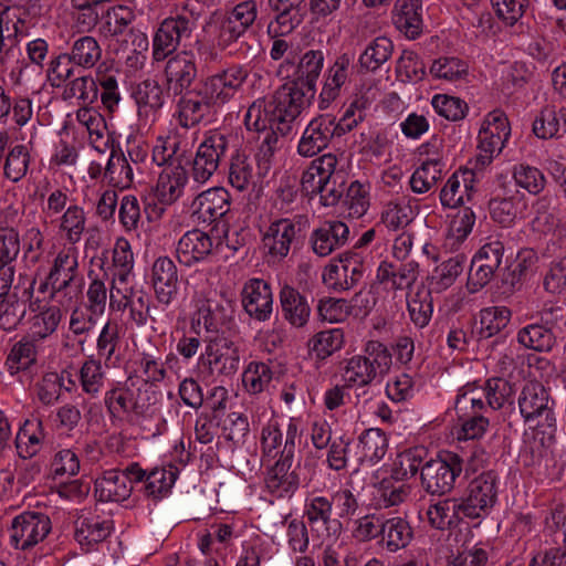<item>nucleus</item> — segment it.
<instances>
[{
	"mask_svg": "<svg viewBox=\"0 0 566 566\" xmlns=\"http://www.w3.org/2000/svg\"><path fill=\"white\" fill-rule=\"evenodd\" d=\"M313 97L298 82L285 83L271 96L255 99L245 113L244 124L248 129H263L266 125H274L281 136L286 137Z\"/></svg>",
	"mask_w": 566,
	"mask_h": 566,
	"instance_id": "nucleus-1",
	"label": "nucleus"
},
{
	"mask_svg": "<svg viewBox=\"0 0 566 566\" xmlns=\"http://www.w3.org/2000/svg\"><path fill=\"white\" fill-rule=\"evenodd\" d=\"M392 355L388 347L378 340H368L361 355L345 361L342 378L346 387H365L390 370Z\"/></svg>",
	"mask_w": 566,
	"mask_h": 566,
	"instance_id": "nucleus-2",
	"label": "nucleus"
},
{
	"mask_svg": "<svg viewBox=\"0 0 566 566\" xmlns=\"http://www.w3.org/2000/svg\"><path fill=\"white\" fill-rule=\"evenodd\" d=\"M300 438L298 426L290 419L285 428V443L281 457L268 470L265 485L270 493L276 497L291 496L300 485V478L295 470H292L296 450V439Z\"/></svg>",
	"mask_w": 566,
	"mask_h": 566,
	"instance_id": "nucleus-3",
	"label": "nucleus"
},
{
	"mask_svg": "<svg viewBox=\"0 0 566 566\" xmlns=\"http://www.w3.org/2000/svg\"><path fill=\"white\" fill-rule=\"evenodd\" d=\"M237 145L231 135L219 130L209 132L199 144L192 161L191 176L198 184L207 182L218 170L220 164L232 154Z\"/></svg>",
	"mask_w": 566,
	"mask_h": 566,
	"instance_id": "nucleus-4",
	"label": "nucleus"
},
{
	"mask_svg": "<svg viewBox=\"0 0 566 566\" xmlns=\"http://www.w3.org/2000/svg\"><path fill=\"white\" fill-rule=\"evenodd\" d=\"M308 227L306 216L281 218L270 223L262 237L263 249L273 262L284 260L293 247L298 245Z\"/></svg>",
	"mask_w": 566,
	"mask_h": 566,
	"instance_id": "nucleus-5",
	"label": "nucleus"
},
{
	"mask_svg": "<svg viewBox=\"0 0 566 566\" xmlns=\"http://www.w3.org/2000/svg\"><path fill=\"white\" fill-rule=\"evenodd\" d=\"M463 471V460L453 452H446L429 459L421 467L420 483L430 495L443 496L450 493Z\"/></svg>",
	"mask_w": 566,
	"mask_h": 566,
	"instance_id": "nucleus-6",
	"label": "nucleus"
},
{
	"mask_svg": "<svg viewBox=\"0 0 566 566\" xmlns=\"http://www.w3.org/2000/svg\"><path fill=\"white\" fill-rule=\"evenodd\" d=\"M513 387L509 380L493 377L485 381L483 388H468L460 390L454 409L468 413V409L483 410L484 413L501 409L510 401Z\"/></svg>",
	"mask_w": 566,
	"mask_h": 566,
	"instance_id": "nucleus-7",
	"label": "nucleus"
},
{
	"mask_svg": "<svg viewBox=\"0 0 566 566\" xmlns=\"http://www.w3.org/2000/svg\"><path fill=\"white\" fill-rule=\"evenodd\" d=\"M517 403L525 423L536 421L537 426L542 424L552 429V431L555 430V401L543 384L538 381L526 382L518 396Z\"/></svg>",
	"mask_w": 566,
	"mask_h": 566,
	"instance_id": "nucleus-8",
	"label": "nucleus"
},
{
	"mask_svg": "<svg viewBox=\"0 0 566 566\" xmlns=\"http://www.w3.org/2000/svg\"><path fill=\"white\" fill-rule=\"evenodd\" d=\"M499 476L493 470L484 471L473 478L465 495L460 497L468 518H482L491 512L497 501Z\"/></svg>",
	"mask_w": 566,
	"mask_h": 566,
	"instance_id": "nucleus-9",
	"label": "nucleus"
},
{
	"mask_svg": "<svg viewBox=\"0 0 566 566\" xmlns=\"http://www.w3.org/2000/svg\"><path fill=\"white\" fill-rule=\"evenodd\" d=\"M50 517L41 512L25 511L14 516L10 533V544L20 551H29L43 542L51 532Z\"/></svg>",
	"mask_w": 566,
	"mask_h": 566,
	"instance_id": "nucleus-10",
	"label": "nucleus"
},
{
	"mask_svg": "<svg viewBox=\"0 0 566 566\" xmlns=\"http://www.w3.org/2000/svg\"><path fill=\"white\" fill-rule=\"evenodd\" d=\"M248 78V71L242 65H231L200 81L202 88L216 107L229 103L240 91Z\"/></svg>",
	"mask_w": 566,
	"mask_h": 566,
	"instance_id": "nucleus-11",
	"label": "nucleus"
},
{
	"mask_svg": "<svg viewBox=\"0 0 566 566\" xmlns=\"http://www.w3.org/2000/svg\"><path fill=\"white\" fill-rule=\"evenodd\" d=\"M258 17V4L254 0H245L227 10L220 24L218 43L228 48L244 36Z\"/></svg>",
	"mask_w": 566,
	"mask_h": 566,
	"instance_id": "nucleus-12",
	"label": "nucleus"
},
{
	"mask_svg": "<svg viewBox=\"0 0 566 566\" xmlns=\"http://www.w3.org/2000/svg\"><path fill=\"white\" fill-rule=\"evenodd\" d=\"M193 23L184 15L166 18L158 27L153 40V56L156 61L165 60L174 53L182 40L189 39Z\"/></svg>",
	"mask_w": 566,
	"mask_h": 566,
	"instance_id": "nucleus-13",
	"label": "nucleus"
},
{
	"mask_svg": "<svg viewBox=\"0 0 566 566\" xmlns=\"http://www.w3.org/2000/svg\"><path fill=\"white\" fill-rule=\"evenodd\" d=\"M202 359L210 375L232 376L239 370L240 347L224 336H216L208 342Z\"/></svg>",
	"mask_w": 566,
	"mask_h": 566,
	"instance_id": "nucleus-14",
	"label": "nucleus"
},
{
	"mask_svg": "<svg viewBox=\"0 0 566 566\" xmlns=\"http://www.w3.org/2000/svg\"><path fill=\"white\" fill-rule=\"evenodd\" d=\"M504 245L494 240L483 244L471 261L468 284L476 292L484 287L494 276L502 263Z\"/></svg>",
	"mask_w": 566,
	"mask_h": 566,
	"instance_id": "nucleus-15",
	"label": "nucleus"
},
{
	"mask_svg": "<svg viewBox=\"0 0 566 566\" xmlns=\"http://www.w3.org/2000/svg\"><path fill=\"white\" fill-rule=\"evenodd\" d=\"M241 304L244 312L254 321L266 322L273 313V293L271 285L262 279L248 280L241 291Z\"/></svg>",
	"mask_w": 566,
	"mask_h": 566,
	"instance_id": "nucleus-16",
	"label": "nucleus"
},
{
	"mask_svg": "<svg viewBox=\"0 0 566 566\" xmlns=\"http://www.w3.org/2000/svg\"><path fill=\"white\" fill-rule=\"evenodd\" d=\"M144 399L142 389L136 391L127 386L118 385L105 392L104 403L112 417L133 413L137 417L147 415L150 396L145 390Z\"/></svg>",
	"mask_w": 566,
	"mask_h": 566,
	"instance_id": "nucleus-17",
	"label": "nucleus"
},
{
	"mask_svg": "<svg viewBox=\"0 0 566 566\" xmlns=\"http://www.w3.org/2000/svg\"><path fill=\"white\" fill-rule=\"evenodd\" d=\"M198 70L196 57L189 52H180L166 62L165 77L168 94L178 96L191 91L197 78Z\"/></svg>",
	"mask_w": 566,
	"mask_h": 566,
	"instance_id": "nucleus-18",
	"label": "nucleus"
},
{
	"mask_svg": "<svg viewBox=\"0 0 566 566\" xmlns=\"http://www.w3.org/2000/svg\"><path fill=\"white\" fill-rule=\"evenodd\" d=\"M337 135L335 117L321 115L312 119L303 132L297 153L303 157H314L324 150Z\"/></svg>",
	"mask_w": 566,
	"mask_h": 566,
	"instance_id": "nucleus-19",
	"label": "nucleus"
},
{
	"mask_svg": "<svg viewBox=\"0 0 566 566\" xmlns=\"http://www.w3.org/2000/svg\"><path fill=\"white\" fill-rule=\"evenodd\" d=\"M35 279L20 277L19 283L13 286L12 294L1 305L0 328L3 331L14 329L24 318L27 302L34 291Z\"/></svg>",
	"mask_w": 566,
	"mask_h": 566,
	"instance_id": "nucleus-20",
	"label": "nucleus"
},
{
	"mask_svg": "<svg viewBox=\"0 0 566 566\" xmlns=\"http://www.w3.org/2000/svg\"><path fill=\"white\" fill-rule=\"evenodd\" d=\"M365 266L359 254L345 252L339 255V263L332 264L324 275L327 282L336 291H348L363 279Z\"/></svg>",
	"mask_w": 566,
	"mask_h": 566,
	"instance_id": "nucleus-21",
	"label": "nucleus"
},
{
	"mask_svg": "<svg viewBox=\"0 0 566 566\" xmlns=\"http://www.w3.org/2000/svg\"><path fill=\"white\" fill-rule=\"evenodd\" d=\"M349 239V228L339 220H326L313 230L310 244L318 256H327L344 247Z\"/></svg>",
	"mask_w": 566,
	"mask_h": 566,
	"instance_id": "nucleus-22",
	"label": "nucleus"
},
{
	"mask_svg": "<svg viewBox=\"0 0 566 566\" xmlns=\"http://www.w3.org/2000/svg\"><path fill=\"white\" fill-rule=\"evenodd\" d=\"M203 94L197 84L191 91L178 95L179 123L182 127H195L213 113L216 106Z\"/></svg>",
	"mask_w": 566,
	"mask_h": 566,
	"instance_id": "nucleus-23",
	"label": "nucleus"
},
{
	"mask_svg": "<svg viewBox=\"0 0 566 566\" xmlns=\"http://www.w3.org/2000/svg\"><path fill=\"white\" fill-rule=\"evenodd\" d=\"M212 239L208 233L193 229L178 241L176 254L180 264L192 266L205 261L212 252Z\"/></svg>",
	"mask_w": 566,
	"mask_h": 566,
	"instance_id": "nucleus-24",
	"label": "nucleus"
},
{
	"mask_svg": "<svg viewBox=\"0 0 566 566\" xmlns=\"http://www.w3.org/2000/svg\"><path fill=\"white\" fill-rule=\"evenodd\" d=\"M230 195L223 187H213L199 193L193 202L195 214L202 222L212 223L230 210Z\"/></svg>",
	"mask_w": 566,
	"mask_h": 566,
	"instance_id": "nucleus-25",
	"label": "nucleus"
},
{
	"mask_svg": "<svg viewBox=\"0 0 566 566\" xmlns=\"http://www.w3.org/2000/svg\"><path fill=\"white\" fill-rule=\"evenodd\" d=\"M460 497H444L429 504L426 515L431 527L446 531L468 518Z\"/></svg>",
	"mask_w": 566,
	"mask_h": 566,
	"instance_id": "nucleus-26",
	"label": "nucleus"
},
{
	"mask_svg": "<svg viewBox=\"0 0 566 566\" xmlns=\"http://www.w3.org/2000/svg\"><path fill=\"white\" fill-rule=\"evenodd\" d=\"M187 182V169L180 164H170L159 174L155 197L161 205L170 206L182 196Z\"/></svg>",
	"mask_w": 566,
	"mask_h": 566,
	"instance_id": "nucleus-27",
	"label": "nucleus"
},
{
	"mask_svg": "<svg viewBox=\"0 0 566 566\" xmlns=\"http://www.w3.org/2000/svg\"><path fill=\"white\" fill-rule=\"evenodd\" d=\"M151 282L157 300L168 305L177 294L178 272L174 261L168 256H159L151 268Z\"/></svg>",
	"mask_w": 566,
	"mask_h": 566,
	"instance_id": "nucleus-28",
	"label": "nucleus"
},
{
	"mask_svg": "<svg viewBox=\"0 0 566 566\" xmlns=\"http://www.w3.org/2000/svg\"><path fill=\"white\" fill-rule=\"evenodd\" d=\"M45 436L44 426L40 418L25 419L14 439L18 455L23 460L34 458L41 451Z\"/></svg>",
	"mask_w": 566,
	"mask_h": 566,
	"instance_id": "nucleus-29",
	"label": "nucleus"
},
{
	"mask_svg": "<svg viewBox=\"0 0 566 566\" xmlns=\"http://www.w3.org/2000/svg\"><path fill=\"white\" fill-rule=\"evenodd\" d=\"M332 507L333 502L325 496H314L306 502L304 516L312 532L323 530L328 537L339 532L340 523L332 518Z\"/></svg>",
	"mask_w": 566,
	"mask_h": 566,
	"instance_id": "nucleus-30",
	"label": "nucleus"
},
{
	"mask_svg": "<svg viewBox=\"0 0 566 566\" xmlns=\"http://www.w3.org/2000/svg\"><path fill=\"white\" fill-rule=\"evenodd\" d=\"M392 22L408 39L418 38L423 28L421 0H397Z\"/></svg>",
	"mask_w": 566,
	"mask_h": 566,
	"instance_id": "nucleus-31",
	"label": "nucleus"
},
{
	"mask_svg": "<svg viewBox=\"0 0 566 566\" xmlns=\"http://www.w3.org/2000/svg\"><path fill=\"white\" fill-rule=\"evenodd\" d=\"M279 296L283 317L294 327L305 326L311 315L306 297L290 285H284Z\"/></svg>",
	"mask_w": 566,
	"mask_h": 566,
	"instance_id": "nucleus-32",
	"label": "nucleus"
},
{
	"mask_svg": "<svg viewBox=\"0 0 566 566\" xmlns=\"http://www.w3.org/2000/svg\"><path fill=\"white\" fill-rule=\"evenodd\" d=\"M132 97L137 105L138 116L148 119L164 105V93L157 81L147 78L136 84L132 90Z\"/></svg>",
	"mask_w": 566,
	"mask_h": 566,
	"instance_id": "nucleus-33",
	"label": "nucleus"
},
{
	"mask_svg": "<svg viewBox=\"0 0 566 566\" xmlns=\"http://www.w3.org/2000/svg\"><path fill=\"white\" fill-rule=\"evenodd\" d=\"M133 491L128 478L120 470H109L95 481V494L102 502H123Z\"/></svg>",
	"mask_w": 566,
	"mask_h": 566,
	"instance_id": "nucleus-34",
	"label": "nucleus"
},
{
	"mask_svg": "<svg viewBox=\"0 0 566 566\" xmlns=\"http://www.w3.org/2000/svg\"><path fill=\"white\" fill-rule=\"evenodd\" d=\"M354 60V54L344 53L327 70V76L321 92L322 103H331L339 95L342 86L348 80Z\"/></svg>",
	"mask_w": 566,
	"mask_h": 566,
	"instance_id": "nucleus-35",
	"label": "nucleus"
},
{
	"mask_svg": "<svg viewBox=\"0 0 566 566\" xmlns=\"http://www.w3.org/2000/svg\"><path fill=\"white\" fill-rule=\"evenodd\" d=\"M413 538L410 523L400 516L385 517L380 543L390 552L406 548Z\"/></svg>",
	"mask_w": 566,
	"mask_h": 566,
	"instance_id": "nucleus-36",
	"label": "nucleus"
},
{
	"mask_svg": "<svg viewBox=\"0 0 566 566\" xmlns=\"http://www.w3.org/2000/svg\"><path fill=\"white\" fill-rule=\"evenodd\" d=\"M533 133L542 139L566 135V107L545 106L533 123Z\"/></svg>",
	"mask_w": 566,
	"mask_h": 566,
	"instance_id": "nucleus-37",
	"label": "nucleus"
},
{
	"mask_svg": "<svg viewBox=\"0 0 566 566\" xmlns=\"http://www.w3.org/2000/svg\"><path fill=\"white\" fill-rule=\"evenodd\" d=\"M111 532V521H101L98 517H80L75 522L74 537L88 552L94 545L106 539Z\"/></svg>",
	"mask_w": 566,
	"mask_h": 566,
	"instance_id": "nucleus-38",
	"label": "nucleus"
},
{
	"mask_svg": "<svg viewBox=\"0 0 566 566\" xmlns=\"http://www.w3.org/2000/svg\"><path fill=\"white\" fill-rule=\"evenodd\" d=\"M104 180L119 189L129 188L134 180V169L119 147H113L104 167Z\"/></svg>",
	"mask_w": 566,
	"mask_h": 566,
	"instance_id": "nucleus-39",
	"label": "nucleus"
},
{
	"mask_svg": "<svg viewBox=\"0 0 566 566\" xmlns=\"http://www.w3.org/2000/svg\"><path fill=\"white\" fill-rule=\"evenodd\" d=\"M67 52L73 63L77 64L82 71L93 69L102 59L103 53L98 41L87 34L75 38L70 43Z\"/></svg>",
	"mask_w": 566,
	"mask_h": 566,
	"instance_id": "nucleus-40",
	"label": "nucleus"
},
{
	"mask_svg": "<svg viewBox=\"0 0 566 566\" xmlns=\"http://www.w3.org/2000/svg\"><path fill=\"white\" fill-rule=\"evenodd\" d=\"M428 450L424 447H415L397 454L392 468L391 478L398 482L415 476L427 461Z\"/></svg>",
	"mask_w": 566,
	"mask_h": 566,
	"instance_id": "nucleus-41",
	"label": "nucleus"
},
{
	"mask_svg": "<svg viewBox=\"0 0 566 566\" xmlns=\"http://www.w3.org/2000/svg\"><path fill=\"white\" fill-rule=\"evenodd\" d=\"M136 15L127 6H114L109 8L101 19L99 32L108 38L123 34L126 30L134 33L135 29L130 27Z\"/></svg>",
	"mask_w": 566,
	"mask_h": 566,
	"instance_id": "nucleus-42",
	"label": "nucleus"
},
{
	"mask_svg": "<svg viewBox=\"0 0 566 566\" xmlns=\"http://www.w3.org/2000/svg\"><path fill=\"white\" fill-rule=\"evenodd\" d=\"M324 64V53L321 50H310L301 57L296 69V80L305 91L315 94L316 81Z\"/></svg>",
	"mask_w": 566,
	"mask_h": 566,
	"instance_id": "nucleus-43",
	"label": "nucleus"
},
{
	"mask_svg": "<svg viewBox=\"0 0 566 566\" xmlns=\"http://www.w3.org/2000/svg\"><path fill=\"white\" fill-rule=\"evenodd\" d=\"M516 339L523 347L539 353L552 350L556 343L553 331L537 323L522 327L517 332Z\"/></svg>",
	"mask_w": 566,
	"mask_h": 566,
	"instance_id": "nucleus-44",
	"label": "nucleus"
},
{
	"mask_svg": "<svg viewBox=\"0 0 566 566\" xmlns=\"http://www.w3.org/2000/svg\"><path fill=\"white\" fill-rule=\"evenodd\" d=\"M429 73L434 78L450 83L467 82L469 76V63L458 56H441L433 61Z\"/></svg>",
	"mask_w": 566,
	"mask_h": 566,
	"instance_id": "nucleus-45",
	"label": "nucleus"
},
{
	"mask_svg": "<svg viewBox=\"0 0 566 566\" xmlns=\"http://www.w3.org/2000/svg\"><path fill=\"white\" fill-rule=\"evenodd\" d=\"M394 51L392 42L386 36H378L373 40L358 59V64L364 72L379 70L391 56Z\"/></svg>",
	"mask_w": 566,
	"mask_h": 566,
	"instance_id": "nucleus-46",
	"label": "nucleus"
},
{
	"mask_svg": "<svg viewBox=\"0 0 566 566\" xmlns=\"http://www.w3.org/2000/svg\"><path fill=\"white\" fill-rule=\"evenodd\" d=\"M36 342L39 339L33 338L29 334L12 346L6 360L10 374L13 375L21 370H27L35 364L38 354Z\"/></svg>",
	"mask_w": 566,
	"mask_h": 566,
	"instance_id": "nucleus-47",
	"label": "nucleus"
},
{
	"mask_svg": "<svg viewBox=\"0 0 566 566\" xmlns=\"http://www.w3.org/2000/svg\"><path fill=\"white\" fill-rule=\"evenodd\" d=\"M511 310L506 306H490L482 308L480 317V338H491L501 334L511 321Z\"/></svg>",
	"mask_w": 566,
	"mask_h": 566,
	"instance_id": "nucleus-48",
	"label": "nucleus"
},
{
	"mask_svg": "<svg viewBox=\"0 0 566 566\" xmlns=\"http://www.w3.org/2000/svg\"><path fill=\"white\" fill-rule=\"evenodd\" d=\"M259 133L258 151L255 159L260 169L268 170L274 154L282 148L283 138L274 125H266L263 129H253Z\"/></svg>",
	"mask_w": 566,
	"mask_h": 566,
	"instance_id": "nucleus-49",
	"label": "nucleus"
},
{
	"mask_svg": "<svg viewBox=\"0 0 566 566\" xmlns=\"http://www.w3.org/2000/svg\"><path fill=\"white\" fill-rule=\"evenodd\" d=\"M388 447L387 438L378 428H370L365 430L358 442L360 448V462L376 463L386 454Z\"/></svg>",
	"mask_w": 566,
	"mask_h": 566,
	"instance_id": "nucleus-50",
	"label": "nucleus"
},
{
	"mask_svg": "<svg viewBox=\"0 0 566 566\" xmlns=\"http://www.w3.org/2000/svg\"><path fill=\"white\" fill-rule=\"evenodd\" d=\"M134 268V255L129 242L119 238L112 251L111 275L119 281V284H128Z\"/></svg>",
	"mask_w": 566,
	"mask_h": 566,
	"instance_id": "nucleus-51",
	"label": "nucleus"
},
{
	"mask_svg": "<svg viewBox=\"0 0 566 566\" xmlns=\"http://www.w3.org/2000/svg\"><path fill=\"white\" fill-rule=\"evenodd\" d=\"M337 166V158L333 154H325L314 159L307 170L302 176V188L306 193H318V187L322 185L326 171H334Z\"/></svg>",
	"mask_w": 566,
	"mask_h": 566,
	"instance_id": "nucleus-52",
	"label": "nucleus"
},
{
	"mask_svg": "<svg viewBox=\"0 0 566 566\" xmlns=\"http://www.w3.org/2000/svg\"><path fill=\"white\" fill-rule=\"evenodd\" d=\"M465 262L467 258L464 254H457L443 261L433 270L430 284L438 292L450 287L463 272Z\"/></svg>",
	"mask_w": 566,
	"mask_h": 566,
	"instance_id": "nucleus-53",
	"label": "nucleus"
},
{
	"mask_svg": "<svg viewBox=\"0 0 566 566\" xmlns=\"http://www.w3.org/2000/svg\"><path fill=\"white\" fill-rule=\"evenodd\" d=\"M444 164L441 159H428L418 167L410 178V187L416 193L429 191L441 178Z\"/></svg>",
	"mask_w": 566,
	"mask_h": 566,
	"instance_id": "nucleus-54",
	"label": "nucleus"
},
{
	"mask_svg": "<svg viewBox=\"0 0 566 566\" xmlns=\"http://www.w3.org/2000/svg\"><path fill=\"white\" fill-rule=\"evenodd\" d=\"M82 70L73 63L69 52H62L52 57L45 70L46 80L53 87H61Z\"/></svg>",
	"mask_w": 566,
	"mask_h": 566,
	"instance_id": "nucleus-55",
	"label": "nucleus"
},
{
	"mask_svg": "<svg viewBox=\"0 0 566 566\" xmlns=\"http://www.w3.org/2000/svg\"><path fill=\"white\" fill-rule=\"evenodd\" d=\"M471 170L464 169L454 172L446 182L440 192V201L443 207L457 208L465 203L464 192L467 182L470 181Z\"/></svg>",
	"mask_w": 566,
	"mask_h": 566,
	"instance_id": "nucleus-56",
	"label": "nucleus"
},
{
	"mask_svg": "<svg viewBox=\"0 0 566 566\" xmlns=\"http://www.w3.org/2000/svg\"><path fill=\"white\" fill-rule=\"evenodd\" d=\"M253 180V167L248 156L234 149L230 156L228 181L238 191H245Z\"/></svg>",
	"mask_w": 566,
	"mask_h": 566,
	"instance_id": "nucleus-57",
	"label": "nucleus"
},
{
	"mask_svg": "<svg viewBox=\"0 0 566 566\" xmlns=\"http://www.w3.org/2000/svg\"><path fill=\"white\" fill-rule=\"evenodd\" d=\"M63 316L60 306L49 305L32 317L30 335L42 340L52 335L59 327Z\"/></svg>",
	"mask_w": 566,
	"mask_h": 566,
	"instance_id": "nucleus-58",
	"label": "nucleus"
},
{
	"mask_svg": "<svg viewBox=\"0 0 566 566\" xmlns=\"http://www.w3.org/2000/svg\"><path fill=\"white\" fill-rule=\"evenodd\" d=\"M408 312L412 323L423 328L432 317L433 304L430 290L419 287L408 300Z\"/></svg>",
	"mask_w": 566,
	"mask_h": 566,
	"instance_id": "nucleus-59",
	"label": "nucleus"
},
{
	"mask_svg": "<svg viewBox=\"0 0 566 566\" xmlns=\"http://www.w3.org/2000/svg\"><path fill=\"white\" fill-rule=\"evenodd\" d=\"M413 219V210L406 200L387 202L381 211L380 222L389 230L396 231L407 227Z\"/></svg>",
	"mask_w": 566,
	"mask_h": 566,
	"instance_id": "nucleus-60",
	"label": "nucleus"
},
{
	"mask_svg": "<svg viewBox=\"0 0 566 566\" xmlns=\"http://www.w3.org/2000/svg\"><path fill=\"white\" fill-rule=\"evenodd\" d=\"M273 378L271 367L262 361H251L242 375V384L249 394L256 395L268 389Z\"/></svg>",
	"mask_w": 566,
	"mask_h": 566,
	"instance_id": "nucleus-61",
	"label": "nucleus"
},
{
	"mask_svg": "<svg viewBox=\"0 0 566 566\" xmlns=\"http://www.w3.org/2000/svg\"><path fill=\"white\" fill-rule=\"evenodd\" d=\"M119 345V327L116 322L108 321L102 328L97 338V355L104 359L105 365H115L118 361L116 355Z\"/></svg>",
	"mask_w": 566,
	"mask_h": 566,
	"instance_id": "nucleus-62",
	"label": "nucleus"
},
{
	"mask_svg": "<svg viewBox=\"0 0 566 566\" xmlns=\"http://www.w3.org/2000/svg\"><path fill=\"white\" fill-rule=\"evenodd\" d=\"M30 154L24 145H15L10 148L3 164V175L12 182L20 181L28 172Z\"/></svg>",
	"mask_w": 566,
	"mask_h": 566,
	"instance_id": "nucleus-63",
	"label": "nucleus"
},
{
	"mask_svg": "<svg viewBox=\"0 0 566 566\" xmlns=\"http://www.w3.org/2000/svg\"><path fill=\"white\" fill-rule=\"evenodd\" d=\"M344 343V333L339 328L322 331L313 336L308 346L318 359H325L336 350H339Z\"/></svg>",
	"mask_w": 566,
	"mask_h": 566,
	"instance_id": "nucleus-64",
	"label": "nucleus"
}]
</instances>
